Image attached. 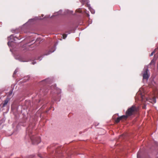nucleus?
Instances as JSON below:
<instances>
[{"instance_id":"f257e3e1","label":"nucleus","mask_w":158,"mask_h":158,"mask_svg":"<svg viewBox=\"0 0 158 158\" xmlns=\"http://www.w3.org/2000/svg\"><path fill=\"white\" fill-rule=\"evenodd\" d=\"M137 108L135 105L132 106L131 107L128 108L126 111L125 114L128 117L134 114L137 111Z\"/></svg>"},{"instance_id":"f03ea898","label":"nucleus","mask_w":158,"mask_h":158,"mask_svg":"<svg viewBox=\"0 0 158 158\" xmlns=\"http://www.w3.org/2000/svg\"><path fill=\"white\" fill-rule=\"evenodd\" d=\"M29 135L30 136L31 139V140L33 144H37L41 142V139L40 137H37L33 139L32 137L31 136V135L32 134L31 131L30 130L29 131Z\"/></svg>"},{"instance_id":"7ed1b4c3","label":"nucleus","mask_w":158,"mask_h":158,"mask_svg":"<svg viewBox=\"0 0 158 158\" xmlns=\"http://www.w3.org/2000/svg\"><path fill=\"white\" fill-rule=\"evenodd\" d=\"M148 67H145L143 69L142 74L143 77V79L147 80L149 77V74L148 73Z\"/></svg>"},{"instance_id":"20e7f679","label":"nucleus","mask_w":158,"mask_h":158,"mask_svg":"<svg viewBox=\"0 0 158 158\" xmlns=\"http://www.w3.org/2000/svg\"><path fill=\"white\" fill-rule=\"evenodd\" d=\"M62 10H60L58 12L54 13L50 17V15H47L45 16L44 18H50V19H53V17L59 16L60 15H62Z\"/></svg>"},{"instance_id":"39448f33","label":"nucleus","mask_w":158,"mask_h":158,"mask_svg":"<svg viewBox=\"0 0 158 158\" xmlns=\"http://www.w3.org/2000/svg\"><path fill=\"white\" fill-rule=\"evenodd\" d=\"M51 81V79L49 78L46 79L41 81L40 83L43 85L48 84L49 83V82Z\"/></svg>"},{"instance_id":"423d86ee","label":"nucleus","mask_w":158,"mask_h":158,"mask_svg":"<svg viewBox=\"0 0 158 158\" xmlns=\"http://www.w3.org/2000/svg\"><path fill=\"white\" fill-rule=\"evenodd\" d=\"M15 38H16L17 39H19L17 37H16L15 36H14L13 35H11L8 38V40H9V42L8 43V44L10 42H11L13 41V40H15Z\"/></svg>"},{"instance_id":"0eeeda50","label":"nucleus","mask_w":158,"mask_h":158,"mask_svg":"<svg viewBox=\"0 0 158 158\" xmlns=\"http://www.w3.org/2000/svg\"><path fill=\"white\" fill-rule=\"evenodd\" d=\"M79 1L82 3V5L86 4L85 6H87V4H88L89 2L88 0H79Z\"/></svg>"},{"instance_id":"6e6552de","label":"nucleus","mask_w":158,"mask_h":158,"mask_svg":"<svg viewBox=\"0 0 158 158\" xmlns=\"http://www.w3.org/2000/svg\"><path fill=\"white\" fill-rule=\"evenodd\" d=\"M128 117V116L126 114L125 115H123L120 116V117L122 120H126Z\"/></svg>"},{"instance_id":"1a4fd4ad","label":"nucleus","mask_w":158,"mask_h":158,"mask_svg":"<svg viewBox=\"0 0 158 158\" xmlns=\"http://www.w3.org/2000/svg\"><path fill=\"white\" fill-rule=\"evenodd\" d=\"M90 6L89 4H87V7H88L91 13L92 14H94L95 13V11L93 9L90 7Z\"/></svg>"},{"instance_id":"9d476101","label":"nucleus","mask_w":158,"mask_h":158,"mask_svg":"<svg viewBox=\"0 0 158 158\" xmlns=\"http://www.w3.org/2000/svg\"><path fill=\"white\" fill-rule=\"evenodd\" d=\"M65 14L71 15L73 14V11H72L69 10H66L64 12Z\"/></svg>"},{"instance_id":"9b49d317","label":"nucleus","mask_w":158,"mask_h":158,"mask_svg":"<svg viewBox=\"0 0 158 158\" xmlns=\"http://www.w3.org/2000/svg\"><path fill=\"white\" fill-rule=\"evenodd\" d=\"M149 102L152 103H155L156 102V97H153L152 99H150Z\"/></svg>"},{"instance_id":"f8f14e48","label":"nucleus","mask_w":158,"mask_h":158,"mask_svg":"<svg viewBox=\"0 0 158 158\" xmlns=\"http://www.w3.org/2000/svg\"><path fill=\"white\" fill-rule=\"evenodd\" d=\"M82 9L81 8H78L75 11V15H77V13H82Z\"/></svg>"},{"instance_id":"ddd939ff","label":"nucleus","mask_w":158,"mask_h":158,"mask_svg":"<svg viewBox=\"0 0 158 158\" xmlns=\"http://www.w3.org/2000/svg\"><path fill=\"white\" fill-rule=\"evenodd\" d=\"M8 101H9V100H8V99H7L5 100L4 101V103L2 104V107H5L6 106V104H7V103H8Z\"/></svg>"},{"instance_id":"4468645a","label":"nucleus","mask_w":158,"mask_h":158,"mask_svg":"<svg viewBox=\"0 0 158 158\" xmlns=\"http://www.w3.org/2000/svg\"><path fill=\"white\" fill-rule=\"evenodd\" d=\"M84 12L85 13V14L86 16H87L88 17H89V15L88 13V12L87 11L86 9H84Z\"/></svg>"},{"instance_id":"2eb2a0df","label":"nucleus","mask_w":158,"mask_h":158,"mask_svg":"<svg viewBox=\"0 0 158 158\" xmlns=\"http://www.w3.org/2000/svg\"><path fill=\"white\" fill-rule=\"evenodd\" d=\"M120 120H122L120 117L117 118L115 120V122L116 123H118Z\"/></svg>"},{"instance_id":"dca6fc26","label":"nucleus","mask_w":158,"mask_h":158,"mask_svg":"<svg viewBox=\"0 0 158 158\" xmlns=\"http://www.w3.org/2000/svg\"><path fill=\"white\" fill-rule=\"evenodd\" d=\"M42 19H43L41 18L40 17H36L34 19H29V20H42Z\"/></svg>"},{"instance_id":"f3484780","label":"nucleus","mask_w":158,"mask_h":158,"mask_svg":"<svg viewBox=\"0 0 158 158\" xmlns=\"http://www.w3.org/2000/svg\"><path fill=\"white\" fill-rule=\"evenodd\" d=\"M55 50V47L54 46L52 47V50H50V52L52 53Z\"/></svg>"},{"instance_id":"a211bd4d","label":"nucleus","mask_w":158,"mask_h":158,"mask_svg":"<svg viewBox=\"0 0 158 158\" xmlns=\"http://www.w3.org/2000/svg\"><path fill=\"white\" fill-rule=\"evenodd\" d=\"M50 88L52 90L53 89H56V85H52L51 86Z\"/></svg>"},{"instance_id":"6ab92c4d","label":"nucleus","mask_w":158,"mask_h":158,"mask_svg":"<svg viewBox=\"0 0 158 158\" xmlns=\"http://www.w3.org/2000/svg\"><path fill=\"white\" fill-rule=\"evenodd\" d=\"M40 91H42V92H44L45 93H46L48 92V90L47 89L44 90V89H40Z\"/></svg>"},{"instance_id":"aec40b11","label":"nucleus","mask_w":158,"mask_h":158,"mask_svg":"<svg viewBox=\"0 0 158 158\" xmlns=\"http://www.w3.org/2000/svg\"><path fill=\"white\" fill-rule=\"evenodd\" d=\"M67 34H64L63 35V39H65L67 37Z\"/></svg>"},{"instance_id":"412c9836","label":"nucleus","mask_w":158,"mask_h":158,"mask_svg":"<svg viewBox=\"0 0 158 158\" xmlns=\"http://www.w3.org/2000/svg\"><path fill=\"white\" fill-rule=\"evenodd\" d=\"M158 50L157 48H156V49L155 50L153 51L151 53V54L150 55V56H153V55L154 53L155 52V51H156V50Z\"/></svg>"},{"instance_id":"4be33fe9","label":"nucleus","mask_w":158,"mask_h":158,"mask_svg":"<svg viewBox=\"0 0 158 158\" xmlns=\"http://www.w3.org/2000/svg\"><path fill=\"white\" fill-rule=\"evenodd\" d=\"M155 60L154 59H153L151 61V63H150V64H154V63H155Z\"/></svg>"},{"instance_id":"5701e85b","label":"nucleus","mask_w":158,"mask_h":158,"mask_svg":"<svg viewBox=\"0 0 158 158\" xmlns=\"http://www.w3.org/2000/svg\"><path fill=\"white\" fill-rule=\"evenodd\" d=\"M16 70H15V71L14 72V73L13 74V76H14V75H15V74H16Z\"/></svg>"},{"instance_id":"b1692460","label":"nucleus","mask_w":158,"mask_h":158,"mask_svg":"<svg viewBox=\"0 0 158 158\" xmlns=\"http://www.w3.org/2000/svg\"><path fill=\"white\" fill-rule=\"evenodd\" d=\"M36 63V62H32V64H35Z\"/></svg>"},{"instance_id":"393cba45","label":"nucleus","mask_w":158,"mask_h":158,"mask_svg":"<svg viewBox=\"0 0 158 158\" xmlns=\"http://www.w3.org/2000/svg\"><path fill=\"white\" fill-rule=\"evenodd\" d=\"M41 16L43 17L44 15H42Z\"/></svg>"},{"instance_id":"a878e982","label":"nucleus","mask_w":158,"mask_h":158,"mask_svg":"<svg viewBox=\"0 0 158 158\" xmlns=\"http://www.w3.org/2000/svg\"><path fill=\"white\" fill-rule=\"evenodd\" d=\"M12 93V92H11L10 94H11Z\"/></svg>"}]
</instances>
